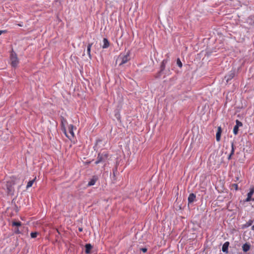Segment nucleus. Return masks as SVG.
<instances>
[{
  "mask_svg": "<svg viewBox=\"0 0 254 254\" xmlns=\"http://www.w3.org/2000/svg\"><path fill=\"white\" fill-rule=\"evenodd\" d=\"M14 185L15 182L12 180H10L6 182L4 187H5L6 189V192L8 195H13L14 192Z\"/></svg>",
  "mask_w": 254,
  "mask_h": 254,
  "instance_id": "1",
  "label": "nucleus"
},
{
  "mask_svg": "<svg viewBox=\"0 0 254 254\" xmlns=\"http://www.w3.org/2000/svg\"><path fill=\"white\" fill-rule=\"evenodd\" d=\"M109 154L106 152L104 151L102 153H99L98 154L96 161L95 162V164H98L100 163H105L108 159Z\"/></svg>",
  "mask_w": 254,
  "mask_h": 254,
  "instance_id": "2",
  "label": "nucleus"
},
{
  "mask_svg": "<svg viewBox=\"0 0 254 254\" xmlns=\"http://www.w3.org/2000/svg\"><path fill=\"white\" fill-rule=\"evenodd\" d=\"M129 51H128L126 55L122 56L120 55L116 61V63L120 61L121 62L119 64V65L121 66L123 64L127 63L130 59L129 58Z\"/></svg>",
  "mask_w": 254,
  "mask_h": 254,
  "instance_id": "3",
  "label": "nucleus"
},
{
  "mask_svg": "<svg viewBox=\"0 0 254 254\" xmlns=\"http://www.w3.org/2000/svg\"><path fill=\"white\" fill-rule=\"evenodd\" d=\"M11 65L12 67H16L19 63L16 54L12 50L10 54Z\"/></svg>",
  "mask_w": 254,
  "mask_h": 254,
  "instance_id": "4",
  "label": "nucleus"
},
{
  "mask_svg": "<svg viewBox=\"0 0 254 254\" xmlns=\"http://www.w3.org/2000/svg\"><path fill=\"white\" fill-rule=\"evenodd\" d=\"M169 61V57L166 59H164L161 63L160 65V70L158 73L157 77H159L161 76V73H164V70L165 69L166 65Z\"/></svg>",
  "mask_w": 254,
  "mask_h": 254,
  "instance_id": "5",
  "label": "nucleus"
},
{
  "mask_svg": "<svg viewBox=\"0 0 254 254\" xmlns=\"http://www.w3.org/2000/svg\"><path fill=\"white\" fill-rule=\"evenodd\" d=\"M60 119H61V121L62 129L64 131L66 136L69 138V137L66 135V131H65V125L67 124V121L63 116H61Z\"/></svg>",
  "mask_w": 254,
  "mask_h": 254,
  "instance_id": "6",
  "label": "nucleus"
},
{
  "mask_svg": "<svg viewBox=\"0 0 254 254\" xmlns=\"http://www.w3.org/2000/svg\"><path fill=\"white\" fill-rule=\"evenodd\" d=\"M98 180V177L97 176H93L89 181L87 186L90 187L94 185Z\"/></svg>",
  "mask_w": 254,
  "mask_h": 254,
  "instance_id": "7",
  "label": "nucleus"
},
{
  "mask_svg": "<svg viewBox=\"0 0 254 254\" xmlns=\"http://www.w3.org/2000/svg\"><path fill=\"white\" fill-rule=\"evenodd\" d=\"M235 71H231L229 73V74H228L225 76L224 78L226 80V82H228L229 80H231L235 76Z\"/></svg>",
  "mask_w": 254,
  "mask_h": 254,
  "instance_id": "8",
  "label": "nucleus"
},
{
  "mask_svg": "<svg viewBox=\"0 0 254 254\" xmlns=\"http://www.w3.org/2000/svg\"><path fill=\"white\" fill-rule=\"evenodd\" d=\"M247 22L251 26H254V14L249 16L247 19Z\"/></svg>",
  "mask_w": 254,
  "mask_h": 254,
  "instance_id": "9",
  "label": "nucleus"
},
{
  "mask_svg": "<svg viewBox=\"0 0 254 254\" xmlns=\"http://www.w3.org/2000/svg\"><path fill=\"white\" fill-rule=\"evenodd\" d=\"M229 242H226L223 245L222 251L224 253H228V247L229 246Z\"/></svg>",
  "mask_w": 254,
  "mask_h": 254,
  "instance_id": "10",
  "label": "nucleus"
},
{
  "mask_svg": "<svg viewBox=\"0 0 254 254\" xmlns=\"http://www.w3.org/2000/svg\"><path fill=\"white\" fill-rule=\"evenodd\" d=\"M222 133V129L220 127H218V130L216 134V139L217 141H219L220 140L221 134Z\"/></svg>",
  "mask_w": 254,
  "mask_h": 254,
  "instance_id": "11",
  "label": "nucleus"
},
{
  "mask_svg": "<svg viewBox=\"0 0 254 254\" xmlns=\"http://www.w3.org/2000/svg\"><path fill=\"white\" fill-rule=\"evenodd\" d=\"M195 197H196L195 194H194V193H191L190 194L189 197H188L189 203H192L195 199Z\"/></svg>",
  "mask_w": 254,
  "mask_h": 254,
  "instance_id": "12",
  "label": "nucleus"
},
{
  "mask_svg": "<svg viewBox=\"0 0 254 254\" xmlns=\"http://www.w3.org/2000/svg\"><path fill=\"white\" fill-rule=\"evenodd\" d=\"M85 253L86 254H90L91 250L92 248V246L90 244H87L85 245Z\"/></svg>",
  "mask_w": 254,
  "mask_h": 254,
  "instance_id": "13",
  "label": "nucleus"
},
{
  "mask_svg": "<svg viewBox=\"0 0 254 254\" xmlns=\"http://www.w3.org/2000/svg\"><path fill=\"white\" fill-rule=\"evenodd\" d=\"M242 248L244 252H247L250 249V245L248 243H245L243 245Z\"/></svg>",
  "mask_w": 254,
  "mask_h": 254,
  "instance_id": "14",
  "label": "nucleus"
},
{
  "mask_svg": "<svg viewBox=\"0 0 254 254\" xmlns=\"http://www.w3.org/2000/svg\"><path fill=\"white\" fill-rule=\"evenodd\" d=\"M103 43H104V44L102 46L103 49L107 48L108 47H109L110 44H109V42L108 41V40L107 38L103 39Z\"/></svg>",
  "mask_w": 254,
  "mask_h": 254,
  "instance_id": "15",
  "label": "nucleus"
},
{
  "mask_svg": "<svg viewBox=\"0 0 254 254\" xmlns=\"http://www.w3.org/2000/svg\"><path fill=\"white\" fill-rule=\"evenodd\" d=\"M92 43H89L88 44L87 47V54L89 57L90 59H91V48L92 46Z\"/></svg>",
  "mask_w": 254,
  "mask_h": 254,
  "instance_id": "16",
  "label": "nucleus"
},
{
  "mask_svg": "<svg viewBox=\"0 0 254 254\" xmlns=\"http://www.w3.org/2000/svg\"><path fill=\"white\" fill-rule=\"evenodd\" d=\"M231 147H232V149H231V153L230 154V155H229L228 156V159H230L231 158V156L234 154V151H235V149H234V142H232L231 143Z\"/></svg>",
  "mask_w": 254,
  "mask_h": 254,
  "instance_id": "17",
  "label": "nucleus"
},
{
  "mask_svg": "<svg viewBox=\"0 0 254 254\" xmlns=\"http://www.w3.org/2000/svg\"><path fill=\"white\" fill-rule=\"evenodd\" d=\"M11 225L13 227V226L19 227L21 225V223L20 221H13L11 223Z\"/></svg>",
  "mask_w": 254,
  "mask_h": 254,
  "instance_id": "18",
  "label": "nucleus"
},
{
  "mask_svg": "<svg viewBox=\"0 0 254 254\" xmlns=\"http://www.w3.org/2000/svg\"><path fill=\"white\" fill-rule=\"evenodd\" d=\"M254 187H251V188L250 189V191H249V192L248 193L247 196H250L252 197V196L254 194Z\"/></svg>",
  "mask_w": 254,
  "mask_h": 254,
  "instance_id": "19",
  "label": "nucleus"
},
{
  "mask_svg": "<svg viewBox=\"0 0 254 254\" xmlns=\"http://www.w3.org/2000/svg\"><path fill=\"white\" fill-rule=\"evenodd\" d=\"M35 179H36V178L35 179H33L32 180L29 181L28 182L27 187H26L27 188H29L32 187V185L33 184V183L35 180Z\"/></svg>",
  "mask_w": 254,
  "mask_h": 254,
  "instance_id": "20",
  "label": "nucleus"
},
{
  "mask_svg": "<svg viewBox=\"0 0 254 254\" xmlns=\"http://www.w3.org/2000/svg\"><path fill=\"white\" fill-rule=\"evenodd\" d=\"M170 74H171V71H170V68H168L167 70H165V69L164 70V73H161V75L164 74L165 76H166V75H169Z\"/></svg>",
  "mask_w": 254,
  "mask_h": 254,
  "instance_id": "21",
  "label": "nucleus"
},
{
  "mask_svg": "<svg viewBox=\"0 0 254 254\" xmlns=\"http://www.w3.org/2000/svg\"><path fill=\"white\" fill-rule=\"evenodd\" d=\"M73 128V126L72 125H70L69 127V131L72 137H73V136H74Z\"/></svg>",
  "mask_w": 254,
  "mask_h": 254,
  "instance_id": "22",
  "label": "nucleus"
},
{
  "mask_svg": "<svg viewBox=\"0 0 254 254\" xmlns=\"http://www.w3.org/2000/svg\"><path fill=\"white\" fill-rule=\"evenodd\" d=\"M254 221L252 220H249L245 224V227H248L252 225Z\"/></svg>",
  "mask_w": 254,
  "mask_h": 254,
  "instance_id": "23",
  "label": "nucleus"
},
{
  "mask_svg": "<svg viewBox=\"0 0 254 254\" xmlns=\"http://www.w3.org/2000/svg\"><path fill=\"white\" fill-rule=\"evenodd\" d=\"M239 131V127L237 126H235L233 128V133L234 134L236 135L238 134Z\"/></svg>",
  "mask_w": 254,
  "mask_h": 254,
  "instance_id": "24",
  "label": "nucleus"
},
{
  "mask_svg": "<svg viewBox=\"0 0 254 254\" xmlns=\"http://www.w3.org/2000/svg\"><path fill=\"white\" fill-rule=\"evenodd\" d=\"M250 201H254V198H252V197H251L250 196H247V198L245 200H244V202H249Z\"/></svg>",
  "mask_w": 254,
  "mask_h": 254,
  "instance_id": "25",
  "label": "nucleus"
},
{
  "mask_svg": "<svg viewBox=\"0 0 254 254\" xmlns=\"http://www.w3.org/2000/svg\"><path fill=\"white\" fill-rule=\"evenodd\" d=\"M177 65H178V66H179L180 67H182V63L180 60V59L179 58H178L177 59Z\"/></svg>",
  "mask_w": 254,
  "mask_h": 254,
  "instance_id": "26",
  "label": "nucleus"
},
{
  "mask_svg": "<svg viewBox=\"0 0 254 254\" xmlns=\"http://www.w3.org/2000/svg\"><path fill=\"white\" fill-rule=\"evenodd\" d=\"M236 125L235 126H237L238 127H242L243 126V124L241 122L239 121L238 120L236 121Z\"/></svg>",
  "mask_w": 254,
  "mask_h": 254,
  "instance_id": "27",
  "label": "nucleus"
},
{
  "mask_svg": "<svg viewBox=\"0 0 254 254\" xmlns=\"http://www.w3.org/2000/svg\"><path fill=\"white\" fill-rule=\"evenodd\" d=\"M38 234V233L37 232H35L31 233L30 235H31V238H35L37 236Z\"/></svg>",
  "mask_w": 254,
  "mask_h": 254,
  "instance_id": "28",
  "label": "nucleus"
},
{
  "mask_svg": "<svg viewBox=\"0 0 254 254\" xmlns=\"http://www.w3.org/2000/svg\"><path fill=\"white\" fill-rule=\"evenodd\" d=\"M232 187L234 188H235V189L236 190H238V185L237 184H233L232 185Z\"/></svg>",
  "mask_w": 254,
  "mask_h": 254,
  "instance_id": "29",
  "label": "nucleus"
},
{
  "mask_svg": "<svg viewBox=\"0 0 254 254\" xmlns=\"http://www.w3.org/2000/svg\"><path fill=\"white\" fill-rule=\"evenodd\" d=\"M140 250L143 252V253H146L147 251V249L146 248H141Z\"/></svg>",
  "mask_w": 254,
  "mask_h": 254,
  "instance_id": "30",
  "label": "nucleus"
},
{
  "mask_svg": "<svg viewBox=\"0 0 254 254\" xmlns=\"http://www.w3.org/2000/svg\"><path fill=\"white\" fill-rule=\"evenodd\" d=\"M14 232L16 233V234H19L20 232L18 229V228H16L14 230Z\"/></svg>",
  "mask_w": 254,
  "mask_h": 254,
  "instance_id": "31",
  "label": "nucleus"
},
{
  "mask_svg": "<svg viewBox=\"0 0 254 254\" xmlns=\"http://www.w3.org/2000/svg\"><path fill=\"white\" fill-rule=\"evenodd\" d=\"M6 30H0V35L2 34V33H6Z\"/></svg>",
  "mask_w": 254,
  "mask_h": 254,
  "instance_id": "32",
  "label": "nucleus"
},
{
  "mask_svg": "<svg viewBox=\"0 0 254 254\" xmlns=\"http://www.w3.org/2000/svg\"><path fill=\"white\" fill-rule=\"evenodd\" d=\"M78 230H79V231H80V232H82V228H78Z\"/></svg>",
  "mask_w": 254,
  "mask_h": 254,
  "instance_id": "33",
  "label": "nucleus"
},
{
  "mask_svg": "<svg viewBox=\"0 0 254 254\" xmlns=\"http://www.w3.org/2000/svg\"><path fill=\"white\" fill-rule=\"evenodd\" d=\"M252 230L254 231V225L252 227Z\"/></svg>",
  "mask_w": 254,
  "mask_h": 254,
  "instance_id": "34",
  "label": "nucleus"
}]
</instances>
